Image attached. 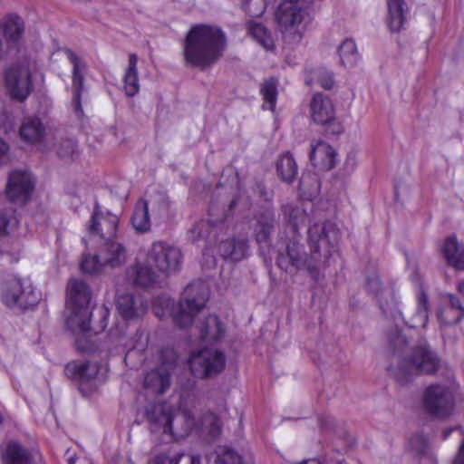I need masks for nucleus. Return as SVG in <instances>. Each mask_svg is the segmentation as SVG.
Instances as JSON below:
<instances>
[{
	"mask_svg": "<svg viewBox=\"0 0 464 464\" xmlns=\"http://www.w3.org/2000/svg\"><path fill=\"white\" fill-rule=\"evenodd\" d=\"M255 238L256 243L262 248L271 246V237L275 233L278 221L274 208H262L255 216Z\"/></svg>",
	"mask_w": 464,
	"mask_h": 464,
	"instance_id": "15",
	"label": "nucleus"
},
{
	"mask_svg": "<svg viewBox=\"0 0 464 464\" xmlns=\"http://www.w3.org/2000/svg\"><path fill=\"white\" fill-rule=\"evenodd\" d=\"M99 258L102 266L120 267L126 262L127 251L122 244L113 239L106 240L100 249Z\"/></svg>",
	"mask_w": 464,
	"mask_h": 464,
	"instance_id": "20",
	"label": "nucleus"
},
{
	"mask_svg": "<svg viewBox=\"0 0 464 464\" xmlns=\"http://www.w3.org/2000/svg\"><path fill=\"white\" fill-rule=\"evenodd\" d=\"M188 365L195 377L210 379L224 370L226 355L220 350L203 348L191 354Z\"/></svg>",
	"mask_w": 464,
	"mask_h": 464,
	"instance_id": "7",
	"label": "nucleus"
},
{
	"mask_svg": "<svg viewBox=\"0 0 464 464\" xmlns=\"http://www.w3.org/2000/svg\"><path fill=\"white\" fill-rule=\"evenodd\" d=\"M132 227L137 233H147L150 230V218L148 202L144 199L137 201L130 218Z\"/></svg>",
	"mask_w": 464,
	"mask_h": 464,
	"instance_id": "30",
	"label": "nucleus"
},
{
	"mask_svg": "<svg viewBox=\"0 0 464 464\" xmlns=\"http://www.w3.org/2000/svg\"><path fill=\"white\" fill-rule=\"evenodd\" d=\"M458 291L462 295V296L464 297V281L460 282L459 285H458Z\"/></svg>",
	"mask_w": 464,
	"mask_h": 464,
	"instance_id": "63",
	"label": "nucleus"
},
{
	"mask_svg": "<svg viewBox=\"0 0 464 464\" xmlns=\"http://www.w3.org/2000/svg\"><path fill=\"white\" fill-rule=\"evenodd\" d=\"M20 248L18 244L12 246L10 248L4 244L0 246V257L9 263H17L19 260Z\"/></svg>",
	"mask_w": 464,
	"mask_h": 464,
	"instance_id": "49",
	"label": "nucleus"
},
{
	"mask_svg": "<svg viewBox=\"0 0 464 464\" xmlns=\"http://www.w3.org/2000/svg\"><path fill=\"white\" fill-rule=\"evenodd\" d=\"M338 53L342 65L345 67H353L359 61L357 47L355 42L353 39H345L340 44Z\"/></svg>",
	"mask_w": 464,
	"mask_h": 464,
	"instance_id": "38",
	"label": "nucleus"
},
{
	"mask_svg": "<svg viewBox=\"0 0 464 464\" xmlns=\"http://www.w3.org/2000/svg\"><path fill=\"white\" fill-rule=\"evenodd\" d=\"M99 314L102 319L99 326L96 328L92 329L91 327V321H89V330H86L84 332L81 331V329L77 325L71 326L73 330H78L79 333L82 334L76 339V348L82 353H92L98 349L97 344L88 338L87 334L90 333L91 331H93L94 334H97L99 332H102L106 328L107 319L109 316V310L105 306H102L99 308Z\"/></svg>",
	"mask_w": 464,
	"mask_h": 464,
	"instance_id": "22",
	"label": "nucleus"
},
{
	"mask_svg": "<svg viewBox=\"0 0 464 464\" xmlns=\"http://www.w3.org/2000/svg\"><path fill=\"white\" fill-rule=\"evenodd\" d=\"M147 304L142 296L123 294L117 298V310L125 320L141 318L147 312Z\"/></svg>",
	"mask_w": 464,
	"mask_h": 464,
	"instance_id": "18",
	"label": "nucleus"
},
{
	"mask_svg": "<svg viewBox=\"0 0 464 464\" xmlns=\"http://www.w3.org/2000/svg\"><path fill=\"white\" fill-rule=\"evenodd\" d=\"M314 80L324 90H331L334 84V73L324 68L314 70Z\"/></svg>",
	"mask_w": 464,
	"mask_h": 464,
	"instance_id": "46",
	"label": "nucleus"
},
{
	"mask_svg": "<svg viewBox=\"0 0 464 464\" xmlns=\"http://www.w3.org/2000/svg\"><path fill=\"white\" fill-rule=\"evenodd\" d=\"M104 215H105V213H103L102 211L99 202L97 200H95L94 206H93V211L92 213V217H91L90 220H94V219H96L100 217H102Z\"/></svg>",
	"mask_w": 464,
	"mask_h": 464,
	"instance_id": "59",
	"label": "nucleus"
},
{
	"mask_svg": "<svg viewBox=\"0 0 464 464\" xmlns=\"http://www.w3.org/2000/svg\"><path fill=\"white\" fill-rule=\"evenodd\" d=\"M297 165L289 152L282 155L276 162V172L280 179L286 182L292 183L297 175Z\"/></svg>",
	"mask_w": 464,
	"mask_h": 464,
	"instance_id": "36",
	"label": "nucleus"
},
{
	"mask_svg": "<svg viewBox=\"0 0 464 464\" xmlns=\"http://www.w3.org/2000/svg\"><path fill=\"white\" fill-rule=\"evenodd\" d=\"M447 298L448 304L446 305L454 311L461 312L464 317V306L460 299L452 294H448Z\"/></svg>",
	"mask_w": 464,
	"mask_h": 464,
	"instance_id": "55",
	"label": "nucleus"
},
{
	"mask_svg": "<svg viewBox=\"0 0 464 464\" xmlns=\"http://www.w3.org/2000/svg\"><path fill=\"white\" fill-rule=\"evenodd\" d=\"M138 57L131 53L129 57V65L124 75V91L127 96L132 97L139 92L140 84L137 70Z\"/></svg>",
	"mask_w": 464,
	"mask_h": 464,
	"instance_id": "35",
	"label": "nucleus"
},
{
	"mask_svg": "<svg viewBox=\"0 0 464 464\" xmlns=\"http://www.w3.org/2000/svg\"><path fill=\"white\" fill-rule=\"evenodd\" d=\"M99 372V366L88 361H73L64 367V374L74 380L87 382L96 378Z\"/></svg>",
	"mask_w": 464,
	"mask_h": 464,
	"instance_id": "27",
	"label": "nucleus"
},
{
	"mask_svg": "<svg viewBox=\"0 0 464 464\" xmlns=\"http://www.w3.org/2000/svg\"><path fill=\"white\" fill-rule=\"evenodd\" d=\"M254 192L265 201H269L272 198V194L266 189V187L263 181L256 182Z\"/></svg>",
	"mask_w": 464,
	"mask_h": 464,
	"instance_id": "56",
	"label": "nucleus"
},
{
	"mask_svg": "<svg viewBox=\"0 0 464 464\" xmlns=\"http://www.w3.org/2000/svg\"><path fill=\"white\" fill-rule=\"evenodd\" d=\"M19 134L29 144H37L44 140L45 128L38 118H28L22 123Z\"/></svg>",
	"mask_w": 464,
	"mask_h": 464,
	"instance_id": "29",
	"label": "nucleus"
},
{
	"mask_svg": "<svg viewBox=\"0 0 464 464\" xmlns=\"http://www.w3.org/2000/svg\"><path fill=\"white\" fill-rule=\"evenodd\" d=\"M184 456L183 453L177 454L174 458H169L166 455L156 456L150 464H179L181 458Z\"/></svg>",
	"mask_w": 464,
	"mask_h": 464,
	"instance_id": "53",
	"label": "nucleus"
},
{
	"mask_svg": "<svg viewBox=\"0 0 464 464\" xmlns=\"http://www.w3.org/2000/svg\"><path fill=\"white\" fill-rule=\"evenodd\" d=\"M215 462L216 464H243L241 456L228 447L218 448Z\"/></svg>",
	"mask_w": 464,
	"mask_h": 464,
	"instance_id": "44",
	"label": "nucleus"
},
{
	"mask_svg": "<svg viewBox=\"0 0 464 464\" xmlns=\"http://www.w3.org/2000/svg\"><path fill=\"white\" fill-rule=\"evenodd\" d=\"M441 251L450 266L464 271V244L459 242L455 235L445 238Z\"/></svg>",
	"mask_w": 464,
	"mask_h": 464,
	"instance_id": "23",
	"label": "nucleus"
},
{
	"mask_svg": "<svg viewBox=\"0 0 464 464\" xmlns=\"http://www.w3.org/2000/svg\"><path fill=\"white\" fill-rule=\"evenodd\" d=\"M15 209L12 206L0 208V235H5L18 226Z\"/></svg>",
	"mask_w": 464,
	"mask_h": 464,
	"instance_id": "42",
	"label": "nucleus"
},
{
	"mask_svg": "<svg viewBox=\"0 0 464 464\" xmlns=\"http://www.w3.org/2000/svg\"><path fill=\"white\" fill-rule=\"evenodd\" d=\"M78 145L75 140L68 138L60 142V159L73 161L79 157Z\"/></svg>",
	"mask_w": 464,
	"mask_h": 464,
	"instance_id": "45",
	"label": "nucleus"
},
{
	"mask_svg": "<svg viewBox=\"0 0 464 464\" xmlns=\"http://www.w3.org/2000/svg\"><path fill=\"white\" fill-rule=\"evenodd\" d=\"M161 218L167 217L170 208V201L167 194L158 193L155 203Z\"/></svg>",
	"mask_w": 464,
	"mask_h": 464,
	"instance_id": "52",
	"label": "nucleus"
},
{
	"mask_svg": "<svg viewBox=\"0 0 464 464\" xmlns=\"http://www.w3.org/2000/svg\"><path fill=\"white\" fill-rule=\"evenodd\" d=\"M437 317L440 324L445 326L454 325L463 319L461 312L454 311L446 304L439 308Z\"/></svg>",
	"mask_w": 464,
	"mask_h": 464,
	"instance_id": "43",
	"label": "nucleus"
},
{
	"mask_svg": "<svg viewBox=\"0 0 464 464\" xmlns=\"http://www.w3.org/2000/svg\"><path fill=\"white\" fill-rule=\"evenodd\" d=\"M206 301L207 297L203 291L197 290L193 285H188L173 312L174 324L180 328L189 326L195 315L204 307Z\"/></svg>",
	"mask_w": 464,
	"mask_h": 464,
	"instance_id": "10",
	"label": "nucleus"
},
{
	"mask_svg": "<svg viewBox=\"0 0 464 464\" xmlns=\"http://www.w3.org/2000/svg\"><path fill=\"white\" fill-rule=\"evenodd\" d=\"M170 385V375L166 370H151L144 378V386L158 394H163Z\"/></svg>",
	"mask_w": 464,
	"mask_h": 464,
	"instance_id": "31",
	"label": "nucleus"
},
{
	"mask_svg": "<svg viewBox=\"0 0 464 464\" xmlns=\"http://www.w3.org/2000/svg\"><path fill=\"white\" fill-rule=\"evenodd\" d=\"M34 182L30 172L14 170L8 178L6 193L13 203L24 204L32 195Z\"/></svg>",
	"mask_w": 464,
	"mask_h": 464,
	"instance_id": "14",
	"label": "nucleus"
},
{
	"mask_svg": "<svg viewBox=\"0 0 464 464\" xmlns=\"http://www.w3.org/2000/svg\"><path fill=\"white\" fill-rule=\"evenodd\" d=\"M337 153L328 143L319 140L315 145L311 144L309 155L313 166L330 170L336 165Z\"/></svg>",
	"mask_w": 464,
	"mask_h": 464,
	"instance_id": "21",
	"label": "nucleus"
},
{
	"mask_svg": "<svg viewBox=\"0 0 464 464\" xmlns=\"http://www.w3.org/2000/svg\"><path fill=\"white\" fill-rule=\"evenodd\" d=\"M41 298V292L28 279L14 276L5 280L1 287V300L9 308L31 310Z\"/></svg>",
	"mask_w": 464,
	"mask_h": 464,
	"instance_id": "5",
	"label": "nucleus"
},
{
	"mask_svg": "<svg viewBox=\"0 0 464 464\" xmlns=\"http://www.w3.org/2000/svg\"><path fill=\"white\" fill-rule=\"evenodd\" d=\"M278 81L275 77L265 79L260 87V92L263 100L268 104V108L273 111L277 99Z\"/></svg>",
	"mask_w": 464,
	"mask_h": 464,
	"instance_id": "40",
	"label": "nucleus"
},
{
	"mask_svg": "<svg viewBox=\"0 0 464 464\" xmlns=\"http://www.w3.org/2000/svg\"><path fill=\"white\" fill-rule=\"evenodd\" d=\"M9 145L8 143L0 139V163L5 162L8 158Z\"/></svg>",
	"mask_w": 464,
	"mask_h": 464,
	"instance_id": "57",
	"label": "nucleus"
},
{
	"mask_svg": "<svg viewBox=\"0 0 464 464\" xmlns=\"http://www.w3.org/2000/svg\"><path fill=\"white\" fill-rule=\"evenodd\" d=\"M248 248V240L246 238L233 237L222 240L218 245V251L224 259L238 262L246 257Z\"/></svg>",
	"mask_w": 464,
	"mask_h": 464,
	"instance_id": "24",
	"label": "nucleus"
},
{
	"mask_svg": "<svg viewBox=\"0 0 464 464\" xmlns=\"http://www.w3.org/2000/svg\"><path fill=\"white\" fill-rule=\"evenodd\" d=\"M92 291L82 280L72 279L69 284L67 306L71 314L66 321L68 326L77 325L81 331L89 330L92 311L90 302Z\"/></svg>",
	"mask_w": 464,
	"mask_h": 464,
	"instance_id": "6",
	"label": "nucleus"
},
{
	"mask_svg": "<svg viewBox=\"0 0 464 464\" xmlns=\"http://www.w3.org/2000/svg\"><path fill=\"white\" fill-rule=\"evenodd\" d=\"M454 406V396L447 386L431 384L426 388L423 395V408L429 415L445 419L452 414Z\"/></svg>",
	"mask_w": 464,
	"mask_h": 464,
	"instance_id": "9",
	"label": "nucleus"
},
{
	"mask_svg": "<svg viewBox=\"0 0 464 464\" xmlns=\"http://www.w3.org/2000/svg\"><path fill=\"white\" fill-rule=\"evenodd\" d=\"M227 37L221 28L196 24L187 33L183 44L186 63L200 71L212 67L223 56Z\"/></svg>",
	"mask_w": 464,
	"mask_h": 464,
	"instance_id": "2",
	"label": "nucleus"
},
{
	"mask_svg": "<svg viewBox=\"0 0 464 464\" xmlns=\"http://www.w3.org/2000/svg\"><path fill=\"white\" fill-rule=\"evenodd\" d=\"M145 416L151 424V432H158L162 430L163 434L169 435L171 440H177L172 429L173 415L166 411L160 405H150L145 410Z\"/></svg>",
	"mask_w": 464,
	"mask_h": 464,
	"instance_id": "17",
	"label": "nucleus"
},
{
	"mask_svg": "<svg viewBox=\"0 0 464 464\" xmlns=\"http://www.w3.org/2000/svg\"><path fill=\"white\" fill-rule=\"evenodd\" d=\"M119 225L118 216L110 211L94 220H90L87 230L90 235L99 236L104 241L113 239Z\"/></svg>",
	"mask_w": 464,
	"mask_h": 464,
	"instance_id": "19",
	"label": "nucleus"
},
{
	"mask_svg": "<svg viewBox=\"0 0 464 464\" xmlns=\"http://www.w3.org/2000/svg\"><path fill=\"white\" fill-rule=\"evenodd\" d=\"M225 230L223 220H199L188 231L189 239L193 242L204 241L211 246L218 240V235Z\"/></svg>",
	"mask_w": 464,
	"mask_h": 464,
	"instance_id": "16",
	"label": "nucleus"
},
{
	"mask_svg": "<svg viewBox=\"0 0 464 464\" xmlns=\"http://www.w3.org/2000/svg\"><path fill=\"white\" fill-rule=\"evenodd\" d=\"M309 179H312L313 180L317 182V179L314 177V175H313L311 173L303 174L301 176V178H300V180H299V187H300L301 189H305L306 188V180Z\"/></svg>",
	"mask_w": 464,
	"mask_h": 464,
	"instance_id": "58",
	"label": "nucleus"
},
{
	"mask_svg": "<svg viewBox=\"0 0 464 464\" xmlns=\"http://www.w3.org/2000/svg\"><path fill=\"white\" fill-rule=\"evenodd\" d=\"M248 30L253 38L266 50H271L275 47L272 36L262 24L253 22L249 24Z\"/></svg>",
	"mask_w": 464,
	"mask_h": 464,
	"instance_id": "41",
	"label": "nucleus"
},
{
	"mask_svg": "<svg viewBox=\"0 0 464 464\" xmlns=\"http://www.w3.org/2000/svg\"><path fill=\"white\" fill-rule=\"evenodd\" d=\"M416 317L419 318L421 325L425 327L428 323V295L424 292H421L418 299Z\"/></svg>",
	"mask_w": 464,
	"mask_h": 464,
	"instance_id": "50",
	"label": "nucleus"
},
{
	"mask_svg": "<svg viewBox=\"0 0 464 464\" xmlns=\"http://www.w3.org/2000/svg\"><path fill=\"white\" fill-rule=\"evenodd\" d=\"M125 341V338L124 337H121L120 338V342L126 348L127 347V343L124 342Z\"/></svg>",
	"mask_w": 464,
	"mask_h": 464,
	"instance_id": "64",
	"label": "nucleus"
},
{
	"mask_svg": "<svg viewBox=\"0 0 464 464\" xmlns=\"http://www.w3.org/2000/svg\"><path fill=\"white\" fill-rule=\"evenodd\" d=\"M384 287L378 275L374 274L366 278V289L375 299L377 298V295H380Z\"/></svg>",
	"mask_w": 464,
	"mask_h": 464,
	"instance_id": "51",
	"label": "nucleus"
},
{
	"mask_svg": "<svg viewBox=\"0 0 464 464\" xmlns=\"http://www.w3.org/2000/svg\"><path fill=\"white\" fill-rule=\"evenodd\" d=\"M388 347L393 355H402L408 347V340L397 326L388 332Z\"/></svg>",
	"mask_w": 464,
	"mask_h": 464,
	"instance_id": "39",
	"label": "nucleus"
},
{
	"mask_svg": "<svg viewBox=\"0 0 464 464\" xmlns=\"http://www.w3.org/2000/svg\"><path fill=\"white\" fill-rule=\"evenodd\" d=\"M410 448L418 455H423L428 450V440L423 434H414L409 440Z\"/></svg>",
	"mask_w": 464,
	"mask_h": 464,
	"instance_id": "47",
	"label": "nucleus"
},
{
	"mask_svg": "<svg viewBox=\"0 0 464 464\" xmlns=\"http://www.w3.org/2000/svg\"><path fill=\"white\" fill-rule=\"evenodd\" d=\"M388 15L386 24L390 31L399 33L407 21L408 5L405 0H387Z\"/></svg>",
	"mask_w": 464,
	"mask_h": 464,
	"instance_id": "25",
	"label": "nucleus"
},
{
	"mask_svg": "<svg viewBox=\"0 0 464 464\" xmlns=\"http://www.w3.org/2000/svg\"><path fill=\"white\" fill-rule=\"evenodd\" d=\"M376 301L378 305L386 316L396 317V314L401 315L398 310V303L395 297V292L392 286H385L380 295H377Z\"/></svg>",
	"mask_w": 464,
	"mask_h": 464,
	"instance_id": "34",
	"label": "nucleus"
},
{
	"mask_svg": "<svg viewBox=\"0 0 464 464\" xmlns=\"http://www.w3.org/2000/svg\"><path fill=\"white\" fill-rule=\"evenodd\" d=\"M190 464H200V457L197 455H192L190 457Z\"/></svg>",
	"mask_w": 464,
	"mask_h": 464,
	"instance_id": "62",
	"label": "nucleus"
},
{
	"mask_svg": "<svg viewBox=\"0 0 464 464\" xmlns=\"http://www.w3.org/2000/svg\"><path fill=\"white\" fill-rule=\"evenodd\" d=\"M7 92L13 100L24 102L33 92L32 73L28 65L12 66L5 73Z\"/></svg>",
	"mask_w": 464,
	"mask_h": 464,
	"instance_id": "13",
	"label": "nucleus"
},
{
	"mask_svg": "<svg viewBox=\"0 0 464 464\" xmlns=\"http://www.w3.org/2000/svg\"><path fill=\"white\" fill-rule=\"evenodd\" d=\"M151 266L149 264H137L133 267V282L136 285L147 288L158 283L159 275L152 269Z\"/></svg>",
	"mask_w": 464,
	"mask_h": 464,
	"instance_id": "37",
	"label": "nucleus"
},
{
	"mask_svg": "<svg viewBox=\"0 0 464 464\" xmlns=\"http://www.w3.org/2000/svg\"><path fill=\"white\" fill-rule=\"evenodd\" d=\"M147 263L153 265L165 276H169L180 269L182 254L177 246L161 241L155 242L148 253Z\"/></svg>",
	"mask_w": 464,
	"mask_h": 464,
	"instance_id": "11",
	"label": "nucleus"
},
{
	"mask_svg": "<svg viewBox=\"0 0 464 464\" xmlns=\"http://www.w3.org/2000/svg\"><path fill=\"white\" fill-rule=\"evenodd\" d=\"M310 108L313 121L324 127V131L327 138L343 133V127L336 120L334 104L328 96L323 93L314 94Z\"/></svg>",
	"mask_w": 464,
	"mask_h": 464,
	"instance_id": "8",
	"label": "nucleus"
},
{
	"mask_svg": "<svg viewBox=\"0 0 464 464\" xmlns=\"http://www.w3.org/2000/svg\"><path fill=\"white\" fill-rule=\"evenodd\" d=\"M440 367V359L425 339H420L411 353L401 356L396 367L390 366L394 379L401 384L412 381L417 374H434Z\"/></svg>",
	"mask_w": 464,
	"mask_h": 464,
	"instance_id": "3",
	"label": "nucleus"
},
{
	"mask_svg": "<svg viewBox=\"0 0 464 464\" xmlns=\"http://www.w3.org/2000/svg\"><path fill=\"white\" fill-rule=\"evenodd\" d=\"M208 432L209 434L213 437V438H217L220 435L221 433V420L220 419L215 415V414H212L210 416V422H209V430H208Z\"/></svg>",
	"mask_w": 464,
	"mask_h": 464,
	"instance_id": "54",
	"label": "nucleus"
},
{
	"mask_svg": "<svg viewBox=\"0 0 464 464\" xmlns=\"http://www.w3.org/2000/svg\"><path fill=\"white\" fill-rule=\"evenodd\" d=\"M458 429V427H455V428H448V429H445L442 432V438L443 440H446L448 439V437L451 434V432Z\"/></svg>",
	"mask_w": 464,
	"mask_h": 464,
	"instance_id": "61",
	"label": "nucleus"
},
{
	"mask_svg": "<svg viewBox=\"0 0 464 464\" xmlns=\"http://www.w3.org/2000/svg\"><path fill=\"white\" fill-rule=\"evenodd\" d=\"M199 338L207 343L219 342L225 334V327L215 314H209L199 323Z\"/></svg>",
	"mask_w": 464,
	"mask_h": 464,
	"instance_id": "26",
	"label": "nucleus"
},
{
	"mask_svg": "<svg viewBox=\"0 0 464 464\" xmlns=\"http://www.w3.org/2000/svg\"><path fill=\"white\" fill-rule=\"evenodd\" d=\"M308 255L299 242L300 237H293L284 251H278L276 264L283 271L294 275L304 270L314 280L318 279L320 265L328 262L340 239L338 227L331 221L314 224L308 228Z\"/></svg>",
	"mask_w": 464,
	"mask_h": 464,
	"instance_id": "1",
	"label": "nucleus"
},
{
	"mask_svg": "<svg viewBox=\"0 0 464 464\" xmlns=\"http://www.w3.org/2000/svg\"><path fill=\"white\" fill-rule=\"evenodd\" d=\"M1 30L8 44H17L24 33V20L17 14H7L1 21Z\"/></svg>",
	"mask_w": 464,
	"mask_h": 464,
	"instance_id": "28",
	"label": "nucleus"
},
{
	"mask_svg": "<svg viewBox=\"0 0 464 464\" xmlns=\"http://www.w3.org/2000/svg\"><path fill=\"white\" fill-rule=\"evenodd\" d=\"M68 62L72 64V106L79 119L83 116L82 94L84 92L85 74L88 69L82 57L68 47L60 48Z\"/></svg>",
	"mask_w": 464,
	"mask_h": 464,
	"instance_id": "12",
	"label": "nucleus"
},
{
	"mask_svg": "<svg viewBox=\"0 0 464 464\" xmlns=\"http://www.w3.org/2000/svg\"><path fill=\"white\" fill-rule=\"evenodd\" d=\"M32 460L31 453L18 442L10 441L3 454L4 464H29Z\"/></svg>",
	"mask_w": 464,
	"mask_h": 464,
	"instance_id": "33",
	"label": "nucleus"
},
{
	"mask_svg": "<svg viewBox=\"0 0 464 464\" xmlns=\"http://www.w3.org/2000/svg\"><path fill=\"white\" fill-rule=\"evenodd\" d=\"M281 211L284 220L291 227L294 236L300 237L298 234V227L306 219V213L302 208L292 203L282 205Z\"/></svg>",
	"mask_w": 464,
	"mask_h": 464,
	"instance_id": "32",
	"label": "nucleus"
},
{
	"mask_svg": "<svg viewBox=\"0 0 464 464\" xmlns=\"http://www.w3.org/2000/svg\"><path fill=\"white\" fill-rule=\"evenodd\" d=\"M81 269L83 273L86 274H94L97 273L100 268L102 266V264L99 258V253L94 256H84L81 262Z\"/></svg>",
	"mask_w": 464,
	"mask_h": 464,
	"instance_id": "48",
	"label": "nucleus"
},
{
	"mask_svg": "<svg viewBox=\"0 0 464 464\" xmlns=\"http://www.w3.org/2000/svg\"><path fill=\"white\" fill-rule=\"evenodd\" d=\"M312 5L284 1L276 12V19L283 28L285 44L294 46L298 44L304 36L306 25L313 19Z\"/></svg>",
	"mask_w": 464,
	"mask_h": 464,
	"instance_id": "4",
	"label": "nucleus"
},
{
	"mask_svg": "<svg viewBox=\"0 0 464 464\" xmlns=\"http://www.w3.org/2000/svg\"><path fill=\"white\" fill-rule=\"evenodd\" d=\"M68 464H92V463L84 458L70 457L68 459Z\"/></svg>",
	"mask_w": 464,
	"mask_h": 464,
	"instance_id": "60",
	"label": "nucleus"
}]
</instances>
